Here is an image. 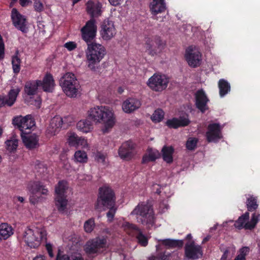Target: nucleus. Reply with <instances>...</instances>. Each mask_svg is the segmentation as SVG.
<instances>
[{
    "label": "nucleus",
    "mask_w": 260,
    "mask_h": 260,
    "mask_svg": "<svg viewBox=\"0 0 260 260\" xmlns=\"http://www.w3.org/2000/svg\"><path fill=\"white\" fill-rule=\"evenodd\" d=\"M87 115L89 119L95 123L102 125L104 133H109L116 123V117L112 108L108 106H96L90 108Z\"/></svg>",
    "instance_id": "obj_1"
},
{
    "label": "nucleus",
    "mask_w": 260,
    "mask_h": 260,
    "mask_svg": "<svg viewBox=\"0 0 260 260\" xmlns=\"http://www.w3.org/2000/svg\"><path fill=\"white\" fill-rule=\"evenodd\" d=\"M22 240L30 248H36L47 240V232L41 225L26 228L21 235Z\"/></svg>",
    "instance_id": "obj_2"
},
{
    "label": "nucleus",
    "mask_w": 260,
    "mask_h": 260,
    "mask_svg": "<svg viewBox=\"0 0 260 260\" xmlns=\"http://www.w3.org/2000/svg\"><path fill=\"white\" fill-rule=\"evenodd\" d=\"M131 215H135L138 222L143 225L151 226L154 223L155 217L153 209L146 202H141L135 207Z\"/></svg>",
    "instance_id": "obj_3"
},
{
    "label": "nucleus",
    "mask_w": 260,
    "mask_h": 260,
    "mask_svg": "<svg viewBox=\"0 0 260 260\" xmlns=\"http://www.w3.org/2000/svg\"><path fill=\"white\" fill-rule=\"evenodd\" d=\"M87 44L86 56L88 67L95 70V64L99 63L106 54V49L102 45L96 43Z\"/></svg>",
    "instance_id": "obj_4"
},
{
    "label": "nucleus",
    "mask_w": 260,
    "mask_h": 260,
    "mask_svg": "<svg viewBox=\"0 0 260 260\" xmlns=\"http://www.w3.org/2000/svg\"><path fill=\"white\" fill-rule=\"evenodd\" d=\"M60 85L64 93L69 97H76L80 87L75 75L70 72L66 73L60 80Z\"/></svg>",
    "instance_id": "obj_5"
},
{
    "label": "nucleus",
    "mask_w": 260,
    "mask_h": 260,
    "mask_svg": "<svg viewBox=\"0 0 260 260\" xmlns=\"http://www.w3.org/2000/svg\"><path fill=\"white\" fill-rule=\"evenodd\" d=\"M115 198L112 189L108 186L105 185L99 189L97 202L95 205L96 209L100 211L105 210V207H109L115 205Z\"/></svg>",
    "instance_id": "obj_6"
},
{
    "label": "nucleus",
    "mask_w": 260,
    "mask_h": 260,
    "mask_svg": "<svg viewBox=\"0 0 260 260\" xmlns=\"http://www.w3.org/2000/svg\"><path fill=\"white\" fill-rule=\"evenodd\" d=\"M107 237L100 236L90 239L84 246V250L88 254H99L108 248Z\"/></svg>",
    "instance_id": "obj_7"
},
{
    "label": "nucleus",
    "mask_w": 260,
    "mask_h": 260,
    "mask_svg": "<svg viewBox=\"0 0 260 260\" xmlns=\"http://www.w3.org/2000/svg\"><path fill=\"white\" fill-rule=\"evenodd\" d=\"M144 41L146 51L151 56H156L160 54L166 46L165 43L157 36L146 37Z\"/></svg>",
    "instance_id": "obj_8"
},
{
    "label": "nucleus",
    "mask_w": 260,
    "mask_h": 260,
    "mask_svg": "<svg viewBox=\"0 0 260 260\" xmlns=\"http://www.w3.org/2000/svg\"><path fill=\"white\" fill-rule=\"evenodd\" d=\"M169 82V78L166 75L155 73L149 78L147 85L153 91L161 92L167 88Z\"/></svg>",
    "instance_id": "obj_9"
},
{
    "label": "nucleus",
    "mask_w": 260,
    "mask_h": 260,
    "mask_svg": "<svg viewBox=\"0 0 260 260\" xmlns=\"http://www.w3.org/2000/svg\"><path fill=\"white\" fill-rule=\"evenodd\" d=\"M30 192L29 201L32 204L38 203L41 200V195H47L48 190L40 182L30 183L27 187Z\"/></svg>",
    "instance_id": "obj_10"
},
{
    "label": "nucleus",
    "mask_w": 260,
    "mask_h": 260,
    "mask_svg": "<svg viewBox=\"0 0 260 260\" xmlns=\"http://www.w3.org/2000/svg\"><path fill=\"white\" fill-rule=\"evenodd\" d=\"M13 124L17 126L21 131V134L26 135L28 132L27 130H30L35 126V121L30 115L24 117L17 116L13 119Z\"/></svg>",
    "instance_id": "obj_11"
},
{
    "label": "nucleus",
    "mask_w": 260,
    "mask_h": 260,
    "mask_svg": "<svg viewBox=\"0 0 260 260\" xmlns=\"http://www.w3.org/2000/svg\"><path fill=\"white\" fill-rule=\"evenodd\" d=\"M97 32V26L95 20L91 19L86 22L85 25L81 28L82 39L87 43L92 42L94 40Z\"/></svg>",
    "instance_id": "obj_12"
},
{
    "label": "nucleus",
    "mask_w": 260,
    "mask_h": 260,
    "mask_svg": "<svg viewBox=\"0 0 260 260\" xmlns=\"http://www.w3.org/2000/svg\"><path fill=\"white\" fill-rule=\"evenodd\" d=\"M184 56L187 63L191 68L198 67L201 63L202 54L195 46H191L186 48Z\"/></svg>",
    "instance_id": "obj_13"
},
{
    "label": "nucleus",
    "mask_w": 260,
    "mask_h": 260,
    "mask_svg": "<svg viewBox=\"0 0 260 260\" xmlns=\"http://www.w3.org/2000/svg\"><path fill=\"white\" fill-rule=\"evenodd\" d=\"M117 30L114 22L108 19L105 20L101 24L100 34L104 41L112 39L116 35Z\"/></svg>",
    "instance_id": "obj_14"
},
{
    "label": "nucleus",
    "mask_w": 260,
    "mask_h": 260,
    "mask_svg": "<svg viewBox=\"0 0 260 260\" xmlns=\"http://www.w3.org/2000/svg\"><path fill=\"white\" fill-rule=\"evenodd\" d=\"M11 19L14 26L23 32L27 31V21L25 16L22 15L15 8L11 12Z\"/></svg>",
    "instance_id": "obj_15"
},
{
    "label": "nucleus",
    "mask_w": 260,
    "mask_h": 260,
    "mask_svg": "<svg viewBox=\"0 0 260 260\" xmlns=\"http://www.w3.org/2000/svg\"><path fill=\"white\" fill-rule=\"evenodd\" d=\"M135 144L131 141H127L122 144L119 149L118 154L121 158L129 160L135 155Z\"/></svg>",
    "instance_id": "obj_16"
},
{
    "label": "nucleus",
    "mask_w": 260,
    "mask_h": 260,
    "mask_svg": "<svg viewBox=\"0 0 260 260\" xmlns=\"http://www.w3.org/2000/svg\"><path fill=\"white\" fill-rule=\"evenodd\" d=\"M185 255L188 258L197 259L202 255V247L193 241H189L185 246Z\"/></svg>",
    "instance_id": "obj_17"
},
{
    "label": "nucleus",
    "mask_w": 260,
    "mask_h": 260,
    "mask_svg": "<svg viewBox=\"0 0 260 260\" xmlns=\"http://www.w3.org/2000/svg\"><path fill=\"white\" fill-rule=\"evenodd\" d=\"M221 127L218 123H211L208 126L206 136L208 142H216L222 138Z\"/></svg>",
    "instance_id": "obj_18"
},
{
    "label": "nucleus",
    "mask_w": 260,
    "mask_h": 260,
    "mask_svg": "<svg viewBox=\"0 0 260 260\" xmlns=\"http://www.w3.org/2000/svg\"><path fill=\"white\" fill-rule=\"evenodd\" d=\"M86 11L91 17H98L102 13V5L97 0H90L86 3Z\"/></svg>",
    "instance_id": "obj_19"
},
{
    "label": "nucleus",
    "mask_w": 260,
    "mask_h": 260,
    "mask_svg": "<svg viewBox=\"0 0 260 260\" xmlns=\"http://www.w3.org/2000/svg\"><path fill=\"white\" fill-rule=\"evenodd\" d=\"M20 92L18 88L11 89L7 96H0V108L3 106H12L15 102Z\"/></svg>",
    "instance_id": "obj_20"
},
{
    "label": "nucleus",
    "mask_w": 260,
    "mask_h": 260,
    "mask_svg": "<svg viewBox=\"0 0 260 260\" xmlns=\"http://www.w3.org/2000/svg\"><path fill=\"white\" fill-rule=\"evenodd\" d=\"M64 121L59 116H55L51 119L50 124L47 127L46 132L51 136L56 135L60 130Z\"/></svg>",
    "instance_id": "obj_21"
},
{
    "label": "nucleus",
    "mask_w": 260,
    "mask_h": 260,
    "mask_svg": "<svg viewBox=\"0 0 260 260\" xmlns=\"http://www.w3.org/2000/svg\"><path fill=\"white\" fill-rule=\"evenodd\" d=\"M140 106L141 102L139 100L128 98L123 102L122 108L125 113H131L139 108Z\"/></svg>",
    "instance_id": "obj_22"
},
{
    "label": "nucleus",
    "mask_w": 260,
    "mask_h": 260,
    "mask_svg": "<svg viewBox=\"0 0 260 260\" xmlns=\"http://www.w3.org/2000/svg\"><path fill=\"white\" fill-rule=\"evenodd\" d=\"M208 99L205 92L203 90H199L196 93V104L197 107L202 112L207 109V104Z\"/></svg>",
    "instance_id": "obj_23"
},
{
    "label": "nucleus",
    "mask_w": 260,
    "mask_h": 260,
    "mask_svg": "<svg viewBox=\"0 0 260 260\" xmlns=\"http://www.w3.org/2000/svg\"><path fill=\"white\" fill-rule=\"evenodd\" d=\"M189 120L187 115L180 116L179 118H173L169 119L166 122V124L170 128H176L181 126H185L189 123Z\"/></svg>",
    "instance_id": "obj_24"
},
{
    "label": "nucleus",
    "mask_w": 260,
    "mask_h": 260,
    "mask_svg": "<svg viewBox=\"0 0 260 260\" xmlns=\"http://www.w3.org/2000/svg\"><path fill=\"white\" fill-rule=\"evenodd\" d=\"M149 9L153 15L165 12L166 9L165 0H152L149 4Z\"/></svg>",
    "instance_id": "obj_25"
},
{
    "label": "nucleus",
    "mask_w": 260,
    "mask_h": 260,
    "mask_svg": "<svg viewBox=\"0 0 260 260\" xmlns=\"http://www.w3.org/2000/svg\"><path fill=\"white\" fill-rule=\"evenodd\" d=\"M40 86L42 87L45 92H52L55 86V82L52 76L50 74H47L43 78Z\"/></svg>",
    "instance_id": "obj_26"
},
{
    "label": "nucleus",
    "mask_w": 260,
    "mask_h": 260,
    "mask_svg": "<svg viewBox=\"0 0 260 260\" xmlns=\"http://www.w3.org/2000/svg\"><path fill=\"white\" fill-rule=\"evenodd\" d=\"M21 136L25 146L29 149L36 147L38 144V137L36 134L23 135Z\"/></svg>",
    "instance_id": "obj_27"
},
{
    "label": "nucleus",
    "mask_w": 260,
    "mask_h": 260,
    "mask_svg": "<svg viewBox=\"0 0 260 260\" xmlns=\"http://www.w3.org/2000/svg\"><path fill=\"white\" fill-rule=\"evenodd\" d=\"M160 156L158 150L155 149L148 148L142 158V163L146 164L150 161H154Z\"/></svg>",
    "instance_id": "obj_28"
},
{
    "label": "nucleus",
    "mask_w": 260,
    "mask_h": 260,
    "mask_svg": "<svg viewBox=\"0 0 260 260\" xmlns=\"http://www.w3.org/2000/svg\"><path fill=\"white\" fill-rule=\"evenodd\" d=\"M41 83V81L38 80L27 82L24 87L25 92L29 95H35Z\"/></svg>",
    "instance_id": "obj_29"
},
{
    "label": "nucleus",
    "mask_w": 260,
    "mask_h": 260,
    "mask_svg": "<svg viewBox=\"0 0 260 260\" xmlns=\"http://www.w3.org/2000/svg\"><path fill=\"white\" fill-rule=\"evenodd\" d=\"M76 127L83 133H89L93 129L91 122L87 119H82L78 121L76 124Z\"/></svg>",
    "instance_id": "obj_30"
},
{
    "label": "nucleus",
    "mask_w": 260,
    "mask_h": 260,
    "mask_svg": "<svg viewBox=\"0 0 260 260\" xmlns=\"http://www.w3.org/2000/svg\"><path fill=\"white\" fill-rule=\"evenodd\" d=\"M69 190V185L67 181L61 180L59 181L55 186V196H67Z\"/></svg>",
    "instance_id": "obj_31"
},
{
    "label": "nucleus",
    "mask_w": 260,
    "mask_h": 260,
    "mask_svg": "<svg viewBox=\"0 0 260 260\" xmlns=\"http://www.w3.org/2000/svg\"><path fill=\"white\" fill-rule=\"evenodd\" d=\"M13 234L12 227L7 223L0 224V236L2 239H7Z\"/></svg>",
    "instance_id": "obj_32"
},
{
    "label": "nucleus",
    "mask_w": 260,
    "mask_h": 260,
    "mask_svg": "<svg viewBox=\"0 0 260 260\" xmlns=\"http://www.w3.org/2000/svg\"><path fill=\"white\" fill-rule=\"evenodd\" d=\"M68 203L67 196H55V204L59 211H64L67 209Z\"/></svg>",
    "instance_id": "obj_33"
},
{
    "label": "nucleus",
    "mask_w": 260,
    "mask_h": 260,
    "mask_svg": "<svg viewBox=\"0 0 260 260\" xmlns=\"http://www.w3.org/2000/svg\"><path fill=\"white\" fill-rule=\"evenodd\" d=\"M161 152L163 159L167 163H171L173 161L174 148L172 146H164Z\"/></svg>",
    "instance_id": "obj_34"
},
{
    "label": "nucleus",
    "mask_w": 260,
    "mask_h": 260,
    "mask_svg": "<svg viewBox=\"0 0 260 260\" xmlns=\"http://www.w3.org/2000/svg\"><path fill=\"white\" fill-rule=\"evenodd\" d=\"M161 244L168 248L182 247L183 242L182 240H172L170 239L161 240Z\"/></svg>",
    "instance_id": "obj_35"
},
{
    "label": "nucleus",
    "mask_w": 260,
    "mask_h": 260,
    "mask_svg": "<svg viewBox=\"0 0 260 260\" xmlns=\"http://www.w3.org/2000/svg\"><path fill=\"white\" fill-rule=\"evenodd\" d=\"M74 161L81 164L86 163L88 161V156L86 152L83 150H78L75 151L74 155Z\"/></svg>",
    "instance_id": "obj_36"
},
{
    "label": "nucleus",
    "mask_w": 260,
    "mask_h": 260,
    "mask_svg": "<svg viewBox=\"0 0 260 260\" xmlns=\"http://www.w3.org/2000/svg\"><path fill=\"white\" fill-rule=\"evenodd\" d=\"M249 218V213L248 212H245L244 214L239 217L237 220L235 222V226L238 229H245V224L248 221Z\"/></svg>",
    "instance_id": "obj_37"
},
{
    "label": "nucleus",
    "mask_w": 260,
    "mask_h": 260,
    "mask_svg": "<svg viewBox=\"0 0 260 260\" xmlns=\"http://www.w3.org/2000/svg\"><path fill=\"white\" fill-rule=\"evenodd\" d=\"M219 94L221 97L224 96L230 91V84L224 79H220L218 81Z\"/></svg>",
    "instance_id": "obj_38"
},
{
    "label": "nucleus",
    "mask_w": 260,
    "mask_h": 260,
    "mask_svg": "<svg viewBox=\"0 0 260 260\" xmlns=\"http://www.w3.org/2000/svg\"><path fill=\"white\" fill-rule=\"evenodd\" d=\"M79 137L75 132H69L67 134V143L70 147L76 148Z\"/></svg>",
    "instance_id": "obj_39"
},
{
    "label": "nucleus",
    "mask_w": 260,
    "mask_h": 260,
    "mask_svg": "<svg viewBox=\"0 0 260 260\" xmlns=\"http://www.w3.org/2000/svg\"><path fill=\"white\" fill-rule=\"evenodd\" d=\"M123 230L129 235L134 236L137 232H139L138 227L132 223L128 222H125L122 224Z\"/></svg>",
    "instance_id": "obj_40"
},
{
    "label": "nucleus",
    "mask_w": 260,
    "mask_h": 260,
    "mask_svg": "<svg viewBox=\"0 0 260 260\" xmlns=\"http://www.w3.org/2000/svg\"><path fill=\"white\" fill-rule=\"evenodd\" d=\"M246 206L249 211L255 210L258 206L256 198L253 196H249V197L247 198Z\"/></svg>",
    "instance_id": "obj_41"
},
{
    "label": "nucleus",
    "mask_w": 260,
    "mask_h": 260,
    "mask_svg": "<svg viewBox=\"0 0 260 260\" xmlns=\"http://www.w3.org/2000/svg\"><path fill=\"white\" fill-rule=\"evenodd\" d=\"M56 260H83L81 255L77 254L69 256L67 254H62L60 251H59Z\"/></svg>",
    "instance_id": "obj_42"
},
{
    "label": "nucleus",
    "mask_w": 260,
    "mask_h": 260,
    "mask_svg": "<svg viewBox=\"0 0 260 260\" xmlns=\"http://www.w3.org/2000/svg\"><path fill=\"white\" fill-rule=\"evenodd\" d=\"M6 147L9 152H13L16 150L18 146V140L15 138L13 137L10 139L7 140L5 142Z\"/></svg>",
    "instance_id": "obj_43"
},
{
    "label": "nucleus",
    "mask_w": 260,
    "mask_h": 260,
    "mask_svg": "<svg viewBox=\"0 0 260 260\" xmlns=\"http://www.w3.org/2000/svg\"><path fill=\"white\" fill-rule=\"evenodd\" d=\"M260 215L258 213H254L252 215L250 220L246 223L245 224V229L252 230L255 228L256 225Z\"/></svg>",
    "instance_id": "obj_44"
},
{
    "label": "nucleus",
    "mask_w": 260,
    "mask_h": 260,
    "mask_svg": "<svg viewBox=\"0 0 260 260\" xmlns=\"http://www.w3.org/2000/svg\"><path fill=\"white\" fill-rule=\"evenodd\" d=\"M21 59L18 56L17 53L12 58V64L13 72L15 73H18L20 70Z\"/></svg>",
    "instance_id": "obj_45"
},
{
    "label": "nucleus",
    "mask_w": 260,
    "mask_h": 260,
    "mask_svg": "<svg viewBox=\"0 0 260 260\" xmlns=\"http://www.w3.org/2000/svg\"><path fill=\"white\" fill-rule=\"evenodd\" d=\"M164 117V112L161 109H157L154 111L151 117V120L155 123L161 121Z\"/></svg>",
    "instance_id": "obj_46"
},
{
    "label": "nucleus",
    "mask_w": 260,
    "mask_h": 260,
    "mask_svg": "<svg viewBox=\"0 0 260 260\" xmlns=\"http://www.w3.org/2000/svg\"><path fill=\"white\" fill-rule=\"evenodd\" d=\"M136 236L138 242L143 246H146L148 244V238L144 235L139 230V232L135 235Z\"/></svg>",
    "instance_id": "obj_47"
},
{
    "label": "nucleus",
    "mask_w": 260,
    "mask_h": 260,
    "mask_svg": "<svg viewBox=\"0 0 260 260\" xmlns=\"http://www.w3.org/2000/svg\"><path fill=\"white\" fill-rule=\"evenodd\" d=\"M249 252L248 247H243L239 250V254L236 257L234 260H246L245 256Z\"/></svg>",
    "instance_id": "obj_48"
},
{
    "label": "nucleus",
    "mask_w": 260,
    "mask_h": 260,
    "mask_svg": "<svg viewBox=\"0 0 260 260\" xmlns=\"http://www.w3.org/2000/svg\"><path fill=\"white\" fill-rule=\"evenodd\" d=\"M198 140L195 138H189L188 139L186 143V147L188 150H193L197 147V144Z\"/></svg>",
    "instance_id": "obj_49"
},
{
    "label": "nucleus",
    "mask_w": 260,
    "mask_h": 260,
    "mask_svg": "<svg viewBox=\"0 0 260 260\" xmlns=\"http://www.w3.org/2000/svg\"><path fill=\"white\" fill-rule=\"evenodd\" d=\"M78 147H81L82 149H89V144L88 143L87 140L85 138L83 137H80L79 138L76 148Z\"/></svg>",
    "instance_id": "obj_50"
},
{
    "label": "nucleus",
    "mask_w": 260,
    "mask_h": 260,
    "mask_svg": "<svg viewBox=\"0 0 260 260\" xmlns=\"http://www.w3.org/2000/svg\"><path fill=\"white\" fill-rule=\"evenodd\" d=\"M94 227V221L93 219L87 220L84 225V230L86 233H91Z\"/></svg>",
    "instance_id": "obj_51"
},
{
    "label": "nucleus",
    "mask_w": 260,
    "mask_h": 260,
    "mask_svg": "<svg viewBox=\"0 0 260 260\" xmlns=\"http://www.w3.org/2000/svg\"><path fill=\"white\" fill-rule=\"evenodd\" d=\"M107 208H109L110 209L107 214V216L108 218V220L109 221H111L114 218L117 208L115 207V205Z\"/></svg>",
    "instance_id": "obj_52"
},
{
    "label": "nucleus",
    "mask_w": 260,
    "mask_h": 260,
    "mask_svg": "<svg viewBox=\"0 0 260 260\" xmlns=\"http://www.w3.org/2000/svg\"><path fill=\"white\" fill-rule=\"evenodd\" d=\"M95 159L99 162L101 163H104L106 159V155L100 152H97L95 154L94 156Z\"/></svg>",
    "instance_id": "obj_53"
},
{
    "label": "nucleus",
    "mask_w": 260,
    "mask_h": 260,
    "mask_svg": "<svg viewBox=\"0 0 260 260\" xmlns=\"http://www.w3.org/2000/svg\"><path fill=\"white\" fill-rule=\"evenodd\" d=\"M5 44L3 37L0 35V61L4 58Z\"/></svg>",
    "instance_id": "obj_54"
},
{
    "label": "nucleus",
    "mask_w": 260,
    "mask_h": 260,
    "mask_svg": "<svg viewBox=\"0 0 260 260\" xmlns=\"http://www.w3.org/2000/svg\"><path fill=\"white\" fill-rule=\"evenodd\" d=\"M35 10L39 12H42L44 10L43 4L38 0H36L34 4Z\"/></svg>",
    "instance_id": "obj_55"
},
{
    "label": "nucleus",
    "mask_w": 260,
    "mask_h": 260,
    "mask_svg": "<svg viewBox=\"0 0 260 260\" xmlns=\"http://www.w3.org/2000/svg\"><path fill=\"white\" fill-rule=\"evenodd\" d=\"M64 47L69 51H72L77 48V44L74 42H68L64 44Z\"/></svg>",
    "instance_id": "obj_56"
},
{
    "label": "nucleus",
    "mask_w": 260,
    "mask_h": 260,
    "mask_svg": "<svg viewBox=\"0 0 260 260\" xmlns=\"http://www.w3.org/2000/svg\"><path fill=\"white\" fill-rule=\"evenodd\" d=\"M30 104L34 105L37 108H40L41 104V99L40 96H37L34 100L30 101Z\"/></svg>",
    "instance_id": "obj_57"
},
{
    "label": "nucleus",
    "mask_w": 260,
    "mask_h": 260,
    "mask_svg": "<svg viewBox=\"0 0 260 260\" xmlns=\"http://www.w3.org/2000/svg\"><path fill=\"white\" fill-rule=\"evenodd\" d=\"M46 248L48 251L49 255L51 257H53L54 254H53V251H52V245L50 243H47L46 244Z\"/></svg>",
    "instance_id": "obj_58"
},
{
    "label": "nucleus",
    "mask_w": 260,
    "mask_h": 260,
    "mask_svg": "<svg viewBox=\"0 0 260 260\" xmlns=\"http://www.w3.org/2000/svg\"><path fill=\"white\" fill-rule=\"evenodd\" d=\"M39 170L38 171L40 174L42 173L44 174L45 173H47V169L46 167H44L43 165H38Z\"/></svg>",
    "instance_id": "obj_59"
},
{
    "label": "nucleus",
    "mask_w": 260,
    "mask_h": 260,
    "mask_svg": "<svg viewBox=\"0 0 260 260\" xmlns=\"http://www.w3.org/2000/svg\"><path fill=\"white\" fill-rule=\"evenodd\" d=\"M19 3L22 7H25L28 6L31 3L30 0H19Z\"/></svg>",
    "instance_id": "obj_60"
},
{
    "label": "nucleus",
    "mask_w": 260,
    "mask_h": 260,
    "mask_svg": "<svg viewBox=\"0 0 260 260\" xmlns=\"http://www.w3.org/2000/svg\"><path fill=\"white\" fill-rule=\"evenodd\" d=\"M109 3L113 6H117L121 3L123 0H108Z\"/></svg>",
    "instance_id": "obj_61"
},
{
    "label": "nucleus",
    "mask_w": 260,
    "mask_h": 260,
    "mask_svg": "<svg viewBox=\"0 0 260 260\" xmlns=\"http://www.w3.org/2000/svg\"><path fill=\"white\" fill-rule=\"evenodd\" d=\"M32 260H46V258L44 255H39L35 257Z\"/></svg>",
    "instance_id": "obj_62"
},
{
    "label": "nucleus",
    "mask_w": 260,
    "mask_h": 260,
    "mask_svg": "<svg viewBox=\"0 0 260 260\" xmlns=\"http://www.w3.org/2000/svg\"><path fill=\"white\" fill-rule=\"evenodd\" d=\"M228 251L226 250L224 251L223 255L221 257L220 260H226L228 256Z\"/></svg>",
    "instance_id": "obj_63"
},
{
    "label": "nucleus",
    "mask_w": 260,
    "mask_h": 260,
    "mask_svg": "<svg viewBox=\"0 0 260 260\" xmlns=\"http://www.w3.org/2000/svg\"><path fill=\"white\" fill-rule=\"evenodd\" d=\"M17 200L18 201H19L21 203H22L24 201V199L22 197H18Z\"/></svg>",
    "instance_id": "obj_64"
}]
</instances>
